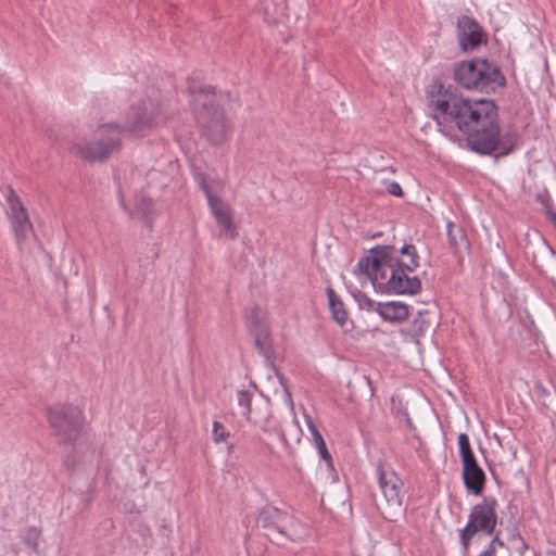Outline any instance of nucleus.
<instances>
[{
    "label": "nucleus",
    "mask_w": 556,
    "mask_h": 556,
    "mask_svg": "<svg viewBox=\"0 0 556 556\" xmlns=\"http://www.w3.org/2000/svg\"><path fill=\"white\" fill-rule=\"evenodd\" d=\"M427 94L438 123L454 124L466 136L471 151L482 155L498 151V159L515 150L516 135H501L498 108L494 100L464 98L456 93L453 86L445 87L440 80H433L429 85Z\"/></svg>",
    "instance_id": "f257e3e1"
},
{
    "label": "nucleus",
    "mask_w": 556,
    "mask_h": 556,
    "mask_svg": "<svg viewBox=\"0 0 556 556\" xmlns=\"http://www.w3.org/2000/svg\"><path fill=\"white\" fill-rule=\"evenodd\" d=\"M392 245H377L370 249L369 254L363 256L354 274L366 275L374 287L394 294H416L421 290V281L417 276L409 277L419 266V255L414 244H404L401 254H409L412 260L405 262L395 256Z\"/></svg>",
    "instance_id": "f03ea898"
},
{
    "label": "nucleus",
    "mask_w": 556,
    "mask_h": 556,
    "mask_svg": "<svg viewBox=\"0 0 556 556\" xmlns=\"http://www.w3.org/2000/svg\"><path fill=\"white\" fill-rule=\"evenodd\" d=\"M195 96V118L202 135L213 144H220L227 138L228 126L223 108L215 101V88L212 86L197 87L189 85Z\"/></svg>",
    "instance_id": "7ed1b4c3"
},
{
    "label": "nucleus",
    "mask_w": 556,
    "mask_h": 556,
    "mask_svg": "<svg viewBox=\"0 0 556 556\" xmlns=\"http://www.w3.org/2000/svg\"><path fill=\"white\" fill-rule=\"evenodd\" d=\"M454 80L458 86L480 92H495L506 86L501 68L486 59L462 61L454 66Z\"/></svg>",
    "instance_id": "20e7f679"
},
{
    "label": "nucleus",
    "mask_w": 556,
    "mask_h": 556,
    "mask_svg": "<svg viewBox=\"0 0 556 556\" xmlns=\"http://www.w3.org/2000/svg\"><path fill=\"white\" fill-rule=\"evenodd\" d=\"M122 125L108 123L98 127L96 141L78 140L73 143L71 151L80 159L89 162H104L122 146Z\"/></svg>",
    "instance_id": "39448f33"
},
{
    "label": "nucleus",
    "mask_w": 556,
    "mask_h": 556,
    "mask_svg": "<svg viewBox=\"0 0 556 556\" xmlns=\"http://www.w3.org/2000/svg\"><path fill=\"white\" fill-rule=\"evenodd\" d=\"M377 473L383 501L376 503V506L386 520L394 522L405 511L402 493L404 482L395 470L382 460L378 463Z\"/></svg>",
    "instance_id": "423d86ee"
},
{
    "label": "nucleus",
    "mask_w": 556,
    "mask_h": 556,
    "mask_svg": "<svg viewBox=\"0 0 556 556\" xmlns=\"http://www.w3.org/2000/svg\"><path fill=\"white\" fill-rule=\"evenodd\" d=\"M497 506L495 497H483L471 508L467 525L459 531L460 543L466 553L477 533L494 534L498 520Z\"/></svg>",
    "instance_id": "0eeeda50"
},
{
    "label": "nucleus",
    "mask_w": 556,
    "mask_h": 556,
    "mask_svg": "<svg viewBox=\"0 0 556 556\" xmlns=\"http://www.w3.org/2000/svg\"><path fill=\"white\" fill-rule=\"evenodd\" d=\"M47 417L53 434L63 443H75L85 426L81 408L74 404H56L47 409Z\"/></svg>",
    "instance_id": "6e6552de"
},
{
    "label": "nucleus",
    "mask_w": 556,
    "mask_h": 556,
    "mask_svg": "<svg viewBox=\"0 0 556 556\" xmlns=\"http://www.w3.org/2000/svg\"><path fill=\"white\" fill-rule=\"evenodd\" d=\"M162 114V103L159 92L143 98L139 103L132 105L127 114L123 128L128 131H143L150 129Z\"/></svg>",
    "instance_id": "1a4fd4ad"
},
{
    "label": "nucleus",
    "mask_w": 556,
    "mask_h": 556,
    "mask_svg": "<svg viewBox=\"0 0 556 556\" xmlns=\"http://www.w3.org/2000/svg\"><path fill=\"white\" fill-rule=\"evenodd\" d=\"M457 38L464 52L473 51L488 41V36L479 23L467 15L457 21Z\"/></svg>",
    "instance_id": "9d476101"
},
{
    "label": "nucleus",
    "mask_w": 556,
    "mask_h": 556,
    "mask_svg": "<svg viewBox=\"0 0 556 556\" xmlns=\"http://www.w3.org/2000/svg\"><path fill=\"white\" fill-rule=\"evenodd\" d=\"M206 200L211 213L214 216L218 227L225 231L229 239L235 240L239 233L233 222L231 206L216 194L210 197Z\"/></svg>",
    "instance_id": "9b49d317"
},
{
    "label": "nucleus",
    "mask_w": 556,
    "mask_h": 556,
    "mask_svg": "<svg viewBox=\"0 0 556 556\" xmlns=\"http://www.w3.org/2000/svg\"><path fill=\"white\" fill-rule=\"evenodd\" d=\"M288 519L289 515L286 511L275 506L266 505L258 513L257 522L269 533H277L290 539L286 531V521Z\"/></svg>",
    "instance_id": "f8f14e48"
},
{
    "label": "nucleus",
    "mask_w": 556,
    "mask_h": 556,
    "mask_svg": "<svg viewBox=\"0 0 556 556\" xmlns=\"http://www.w3.org/2000/svg\"><path fill=\"white\" fill-rule=\"evenodd\" d=\"M462 464V476L467 491L473 495H481L486 481L483 469L479 466L476 458Z\"/></svg>",
    "instance_id": "ddd939ff"
},
{
    "label": "nucleus",
    "mask_w": 556,
    "mask_h": 556,
    "mask_svg": "<svg viewBox=\"0 0 556 556\" xmlns=\"http://www.w3.org/2000/svg\"><path fill=\"white\" fill-rule=\"evenodd\" d=\"M10 219L15 235L16 243L20 248L27 240L28 236L33 233V224L29 219L25 207L11 211Z\"/></svg>",
    "instance_id": "4468645a"
},
{
    "label": "nucleus",
    "mask_w": 556,
    "mask_h": 556,
    "mask_svg": "<svg viewBox=\"0 0 556 556\" xmlns=\"http://www.w3.org/2000/svg\"><path fill=\"white\" fill-rule=\"evenodd\" d=\"M376 312L388 321L401 323L407 319L409 311L407 305L401 302L378 303Z\"/></svg>",
    "instance_id": "2eb2a0df"
},
{
    "label": "nucleus",
    "mask_w": 556,
    "mask_h": 556,
    "mask_svg": "<svg viewBox=\"0 0 556 556\" xmlns=\"http://www.w3.org/2000/svg\"><path fill=\"white\" fill-rule=\"evenodd\" d=\"M430 315L431 313L428 309L419 311L413 320L412 333L416 342H419V338L434 327L435 320Z\"/></svg>",
    "instance_id": "dca6fc26"
},
{
    "label": "nucleus",
    "mask_w": 556,
    "mask_h": 556,
    "mask_svg": "<svg viewBox=\"0 0 556 556\" xmlns=\"http://www.w3.org/2000/svg\"><path fill=\"white\" fill-rule=\"evenodd\" d=\"M447 238L450 247L453 249L454 252H459L460 250L469 249V241L467 239L465 230L452 222L447 223Z\"/></svg>",
    "instance_id": "f3484780"
},
{
    "label": "nucleus",
    "mask_w": 556,
    "mask_h": 556,
    "mask_svg": "<svg viewBox=\"0 0 556 556\" xmlns=\"http://www.w3.org/2000/svg\"><path fill=\"white\" fill-rule=\"evenodd\" d=\"M327 295L329 300V307L332 314V318L340 326H343L348 320V313L344 308L343 302L331 288L327 289Z\"/></svg>",
    "instance_id": "a211bd4d"
},
{
    "label": "nucleus",
    "mask_w": 556,
    "mask_h": 556,
    "mask_svg": "<svg viewBox=\"0 0 556 556\" xmlns=\"http://www.w3.org/2000/svg\"><path fill=\"white\" fill-rule=\"evenodd\" d=\"M253 393L248 390H241L238 392V404L242 408V415L251 422L260 425V420L252 415L251 402Z\"/></svg>",
    "instance_id": "6ab92c4d"
},
{
    "label": "nucleus",
    "mask_w": 556,
    "mask_h": 556,
    "mask_svg": "<svg viewBox=\"0 0 556 556\" xmlns=\"http://www.w3.org/2000/svg\"><path fill=\"white\" fill-rule=\"evenodd\" d=\"M252 334L254 336V344L256 349L267 361H269L271 357V346L267 342L268 330L254 331Z\"/></svg>",
    "instance_id": "aec40b11"
},
{
    "label": "nucleus",
    "mask_w": 556,
    "mask_h": 556,
    "mask_svg": "<svg viewBox=\"0 0 556 556\" xmlns=\"http://www.w3.org/2000/svg\"><path fill=\"white\" fill-rule=\"evenodd\" d=\"M248 324L251 332L268 330L267 326L262 320V309L258 306H254L248 317Z\"/></svg>",
    "instance_id": "412c9836"
},
{
    "label": "nucleus",
    "mask_w": 556,
    "mask_h": 556,
    "mask_svg": "<svg viewBox=\"0 0 556 556\" xmlns=\"http://www.w3.org/2000/svg\"><path fill=\"white\" fill-rule=\"evenodd\" d=\"M459 456L462 463L475 459L476 456L471 450L469 437L466 433L458 435Z\"/></svg>",
    "instance_id": "4be33fe9"
},
{
    "label": "nucleus",
    "mask_w": 556,
    "mask_h": 556,
    "mask_svg": "<svg viewBox=\"0 0 556 556\" xmlns=\"http://www.w3.org/2000/svg\"><path fill=\"white\" fill-rule=\"evenodd\" d=\"M391 410L396 418H403L408 427H412V420L407 413L406 407L403 405L402 400L395 396L391 399Z\"/></svg>",
    "instance_id": "5701e85b"
},
{
    "label": "nucleus",
    "mask_w": 556,
    "mask_h": 556,
    "mask_svg": "<svg viewBox=\"0 0 556 556\" xmlns=\"http://www.w3.org/2000/svg\"><path fill=\"white\" fill-rule=\"evenodd\" d=\"M135 208L139 212L143 218H149L153 212L152 199L141 195L136 200Z\"/></svg>",
    "instance_id": "b1692460"
},
{
    "label": "nucleus",
    "mask_w": 556,
    "mask_h": 556,
    "mask_svg": "<svg viewBox=\"0 0 556 556\" xmlns=\"http://www.w3.org/2000/svg\"><path fill=\"white\" fill-rule=\"evenodd\" d=\"M40 535H41V530L39 528L29 527L26 529L23 540L26 545L31 547L34 551H37Z\"/></svg>",
    "instance_id": "393cba45"
},
{
    "label": "nucleus",
    "mask_w": 556,
    "mask_h": 556,
    "mask_svg": "<svg viewBox=\"0 0 556 556\" xmlns=\"http://www.w3.org/2000/svg\"><path fill=\"white\" fill-rule=\"evenodd\" d=\"M229 431L226 430L224 425L217 420L213 422V440L216 443L224 442L228 439Z\"/></svg>",
    "instance_id": "a878e982"
},
{
    "label": "nucleus",
    "mask_w": 556,
    "mask_h": 556,
    "mask_svg": "<svg viewBox=\"0 0 556 556\" xmlns=\"http://www.w3.org/2000/svg\"><path fill=\"white\" fill-rule=\"evenodd\" d=\"M195 180L198 185L200 186L201 190L204 192L206 199L214 195L211 186L207 182V176L204 173H198L195 175Z\"/></svg>",
    "instance_id": "bb28decb"
},
{
    "label": "nucleus",
    "mask_w": 556,
    "mask_h": 556,
    "mask_svg": "<svg viewBox=\"0 0 556 556\" xmlns=\"http://www.w3.org/2000/svg\"><path fill=\"white\" fill-rule=\"evenodd\" d=\"M510 542L513 547L522 556L523 553L528 549V544L525 539L520 534H514L510 538Z\"/></svg>",
    "instance_id": "cd10ccee"
},
{
    "label": "nucleus",
    "mask_w": 556,
    "mask_h": 556,
    "mask_svg": "<svg viewBox=\"0 0 556 556\" xmlns=\"http://www.w3.org/2000/svg\"><path fill=\"white\" fill-rule=\"evenodd\" d=\"M315 446H316V448L318 450L320 457H321L324 460H326V463H327V465H328L329 467H332V457H331V455H330V453H329V451H328V448H327V446H326V442H325V440H324V439H323V440H320L319 442H317V443L315 444Z\"/></svg>",
    "instance_id": "c85d7f7f"
},
{
    "label": "nucleus",
    "mask_w": 556,
    "mask_h": 556,
    "mask_svg": "<svg viewBox=\"0 0 556 556\" xmlns=\"http://www.w3.org/2000/svg\"><path fill=\"white\" fill-rule=\"evenodd\" d=\"M8 202L10 205V211L20 210V208L25 207L23 205L21 199L18 198V195L15 193V191L12 188H10V192L8 195Z\"/></svg>",
    "instance_id": "c756f323"
},
{
    "label": "nucleus",
    "mask_w": 556,
    "mask_h": 556,
    "mask_svg": "<svg viewBox=\"0 0 556 556\" xmlns=\"http://www.w3.org/2000/svg\"><path fill=\"white\" fill-rule=\"evenodd\" d=\"M307 426H308V429L311 431V434L313 437V441H314L315 444L324 439L321 433H320V431L318 430L316 425L313 422V420L309 419L307 421Z\"/></svg>",
    "instance_id": "7c9ffc66"
},
{
    "label": "nucleus",
    "mask_w": 556,
    "mask_h": 556,
    "mask_svg": "<svg viewBox=\"0 0 556 556\" xmlns=\"http://www.w3.org/2000/svg\"><path fill=\"white\" fill-rule=\"evenodd\" d=\"M388 192L392 195L401 197L403 194L402 187L396 181H392L388 186Z\"/></svg>",
    "instance_id": "2f4dec72"
},
{
    "label": "nucleus",
    "mask_w": 556,
    "mask_h": 556,
    "mask_svg": "<svg viewBox=\"0 0 556 556\" xmlns=\"http://www.w3.org/2000/svg\"><path fill=\"white\" fill-rule=\"evenodd\" d=\"M363 300H359L363 306H366L369 311H376L377 304L374 300L369 299L366 295H362Z\"/></svg>",
    "instance_id": "473e14b6"
},
{
    "label": "nucleus",
    "mask_w": 556,
    "mask_h": 556,
    "mask_svg": "<svg viewBox=\"0 0 556 556\" xmlns=\"http://www.w3.org/2000/svg\"><path fill=\"white\" fill-rule=\"evenodd\" d=\"M276 375H277V378H278L281 387L283 388V391H285V394H286L288 401L291 402V393H290V391H289V389L287 387L285 376L281 372H279V371H277Z\"/></svg>",
    "instance_id": "72a5a7b5"
},
{
    "label": "nucleus",
    "mask_w": 556,
    "mask_h": 556,
    "mask_svg": "<svg viewBox=\"0 0 556 556\" xmlns=\"http://www.w3.org/2000/svg\"><path fill=\"white\" fill-rule=\"evenodd\" d=\"M489 546H493L495 549H496V546H501L503 547L504 546V542L503 540L500 538V534H495L490 543Z\"/></svg>",
    "instance_id": "f704fd0d"
},
{
    "label": "nucleus",
    "mask_w": 556,
    "mask_h": 556,
    "mask_svg": "<svg viewBox=\"0 0 556 556\" xmlns=\"http://www.w3.org/2000/svg\"><path fill=\"white\" fill-rule=\"evenodd\" d=\"M546 212H547L551 220L556 226V211H554L549 205H546Z\"/></svg>",
    "instance_id": "c9c22d12"
},
{
    "label": "nucleus",
    "mask_w": 556,
    "mask_h": 556,
    "mask_svg": "<svg viewBox=\"0 0 556 556\" xmlns=\"http://www.w3.org/2000/svg\"><path fill=\"white\" fill-rule=\"evenodd\" d=\"M479 556H496L495 548L493 546H488V548L483 551Z\"/></svg>",
    "instance_id": "e433bc0d"
},
{
    "label": "nucleus",
    "mask_w": 556,
    "mask_h": 556,
    "mask_svg": "<svg viewBox=\"0 0 556 556\" xmlns=\"http://www.w3.org/2000/svg\"><path fill=\"white\" fill-rule=\"evenodd\" d=\"M402 255H403V257H405V258H403L405 262H409L412 260V256L409 254H402Z\"/></svg>",
    "instance_id": "4c0bfd02"
},
{
    "label": "nucleus",
    "mask_w": 556,
    "mask_h": 556,
    "mask_svg": "<svg viewBox=\"0 0 556 556\" xmlns=\"http://www.w3.org/2000/svg\"><path fill=\"white\" fill-rule=\"evenodd\" d=\"M548 556H556V553L555 552L549 553Z\"/></svg>",
    "instance_id": "58836bf2"
}]
</instances>
